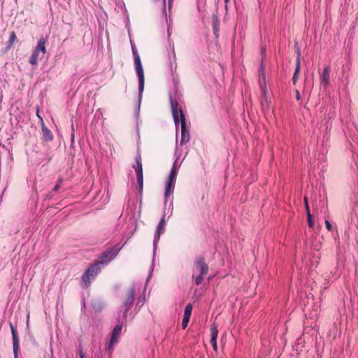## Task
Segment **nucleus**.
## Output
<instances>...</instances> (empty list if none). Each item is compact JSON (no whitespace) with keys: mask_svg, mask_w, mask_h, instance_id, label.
Here are the masks:
<instances>
[{"mask_svg":"<svg viewBox=\"0 0 358 358\" xmlns=\"http://www.w3.org/2000/svg\"><path fill=\"white\" fill-rule=\"evenodd\" d=\"M171 110L173 114V117L175 122L176 125H177L180 122L181 124V145L187 143L190 138L189 133L186 127V120L185 116L181 109H178V103L173 102V100H171Z\"/></svg>","mask_w":358,"mask_h":358,"instance_id":"f257e3e1","label":"nucleus"},{"mask_svg":"<svg viewBox=\"0 0 358 358\" xmlns=\"http://www.w3.org/2000/svg\"><path fill=\"white\" fill-rule=\"evenodd\" d=\"M194 265L192 278H194L195 284L200 285L209 271L208 265L206 264L205 258L202 256L196 258Z\"/></svg>","mask_w":358,"mask_h":358,"instance_id":"f03ea898","label":"nucleus"},{"mask_svg":"<svg viewBox=\"0 0 358 358\" xmlns=\"http://www.w3.org/2000/svg\"><path fill=\"white\" fill-rule=\"evenodd\" d=\"M136 289L134 285L127 287L122 293V302L124 308L123 316L127 317L128 311L131 308L135 299Z\"/></svg>","mask_w":358,"mask_h":358,"instance_id":"7ed1b4c3","label":"nucleus"},{"mask_svg":"<svg viewBox=\"0 0 358 358\" xmlns=\"http://www.w3.org/2000/svg\"><path fill=\"white\" fill-rule=\"evenodd\" d=\"M132 52L134 57L135 69L138 78L139 92L141 93L144 89L145 82L143 69L141 64L140 56L138 55L137 50L133 48Z\"/></svg>","mask_w":358,"mask_h":358,"instance_id":"20e7f679","label":"nucleus"},{"mask_svg":"<svg viewBox=\"0 0 358 358\" xmlns=\"http://www.w3.org/2000/svg\"><path fill=\"white\" fill-rule=\"evenodd\" d=\"M119 252V249L116 247H113L108 250L105 251L101 254L99 257V259L98 261V264H105L110 262L112 259L117 256Z\"/></svg>","mask_w":358,"mask_h":358,"instance_id":"39448f33","label":"nucleus"},{"mask_svg":"<svg viewBox=\"0 0 358 358\" xmlns=\"http://www.w3.org/2000/svg\"><path fill=\"white\" fill-rule=\"evenodd\" d=\"M122 329V325L117 324L115 327L112 331L110 342L106 346L107 350H108L110 353H112V352L113 351L114 345L118 342V338L121 334Z\"/></svg>","mask_w":358,"mask_h":358,"instance_id":"423d86ee","label":"nucleus"},{"mask_svg":"<svg viewBox=\"0 0 358 358\" xmlns=\"http://www.w3.org/2000/svg\"><path fill=\"white\" fill-rule=\"evenodd\" d=\"M98 262H96L94 264L91 266L83 275L82 280L83 282L87 285L90 284V278H94L100 271V268L99 267Z\"/></svg>","mask_w":358,"mask_h":358,"instance_id":"0eeeda50","label":"nucleus"},{"mask_svg":"<svg viewBox=\"0 0 358 358\" xmlns=\"http://www.w3.org/2000/svg\"><path fill=\"white\" fill-rule=\"evenodd\" d=\"M176 176L177 171L176 169L173 167L166 185V189L164 193L166 197L169 196L172 192V189L176 182Z\"/></svg>","mask_w":358,"mask_h":358,"instance_id":"6e6552de","label":"nucleus"},{"mask_svg":"<svg viewBox=\"0 0 358 358\" xmlns=\"http://www.w3.org/2000/svg\"><path fill=\"white\" fill-rule=\"evenodd\" d=\"M10 327L12 333V337H13V352L15 357H17V352L20 349V345H19V339L17 336V332L16 329L13 327L12 323H10Z\"/></svg>","mask_w":358,"mask_h":358,"instance_id":"1a4fd4ad","label":"nucleus"},{"mask_svg":"<svg viewBox=\"0 0 358 358\" xmlns=\"http://www.w3.org/2000/svg\"><path fill=\"white\" fill-rule=\"evenodd\" d=\"M271 103V99L268 95L267 89H263V92H261V105L263 110H268L270 108Z\"/></svg>","mask_w":358,"mask_h":358,"instance_id":"9d476101","label":"nucleus"},{"mask_svg":"<svg viewBox=\"0 0 358 358\" xmlns=\"http://www.w3.org/2000/svg\"><path fill=\"white\" fill-rule=\"evenodd\" d=\"M330 68L325 67L320 75V84L325 87L329 85L330 82Z\"/></svg>","mask_w":358,"mask_h":358,"instance_id":"9b49d317","label":"nucleus"},{"mask_svg":"<svg viewBox=\"0 0 358 358\" xmlns=\"http://www.w3.org/2000/svg\"><path fill=\"white\" fill-rule=\"evenodd\" d=\"M300 68H301V52L299 51H298L296 59V68H295V71H294V75L292 77V82H293L294 85H295L297 81L298 75L300 71Z\"/></svg>","mask_w":358,"mask_h":358,"instance_id":"f8f14e48","label":"nucleus"},{"mask_svg":"<svg viewBox=\"0 0 358 358\" xmlns=\"http://www.w3.org/2000/svg\"><path fill=\"white\" fill-rule=\"evenodd\" d=\"M166 222H165V216H163V217L161 219L160 222H159L156 231H155V240H158L160 237L161 234H162L164 231Z\"/></svg>","mask_w":358,"mask_h":358,"instance_id":"ddd939ff","label":"nucleus"},{"mask_svg":"<svg viewBox=\"0 0 358 358\" xmlns=\"http://www.w3.org/2000/svg\"><path fill=\"white\" fill-rule=\"evenodd\" d=\"M46 39L43 37H41L38 43L36 46L34 48V50L41 53L43 55H44L46 53Z\"/></svg>","mask_w":358,"mask_h":358,"instance_id":"4468645a","label":"nucleus"},{"mask_svg":"<svg viewBox=\"0 0 358 358\" xmlns=\"http://www.w3.org/2000/svg\"><path fill=\"white\" fill-rule=\"evenodd\" d=\"M41 119L42 118L41 117ZM41 121H43V120H41ZM42 135L45 141H51L53 139L52 131L45 127L43 122H42Z\"/></svg>","mask_w":358,"mask_h":358,"instance_id":"2eb2a0df","label":"nucleus"},{"mask_svg":"<svg viewBox=\"0 0 358 358\" xmlns=\"http://www.w3.org/2000/svg\"><path fill=\"white\" fill-rule=\"evenodd\" d=\"M40 55V52L34 50L29 59V64L33 66L37 65L38 59H41L43 57V55L41 56Z\"/></svg>","mask_w":358,"mask_h":358,"instance_id":"dca6fc26","label":"nucleus"},{"mask_svg":"<svg viewBox=\"0 0 358 358\" xmlns=\"http://www.w3.org/2000/svg\"><path fill=\"white\" fill-rule=\"evenodd\" d=\"M136 175V179H137V183L138 185L139 191L140 192L143 190V169H136L135 170Z\"/></svg>","mask_w":358,"mask_h":358,"instance_id":"f3484780","label":"nucleus"},{"mask_svg":"<svg viewBox=\"0 0 358 358\" xmlns=\"http://www.w3.org/2000/svg\"><path fill=\"white\" fill-rule=\"evenodd\" d=\"M135 161H136V164L134 165H133V168L134 169V170L143 169L142 159H141V154L139 152H138V154L135 158Z\"/></svg>","mask_w":358,"mask_h":358,"instance_id":"a211bd4d","label":"nucleus"},{"mask_svg":"<svg viewBox=\"0 0 358 358\" xmlns=\"http://www.w3.org/2000/svg\"><path fill=\"white\" fill-rule=\"evenodd\" d=\"M211 339L210 341H217L218 336V329L215 324H213L210 327Z\"/></svg>","mask_w":358,"mask_h":358,"instance_id":"6ab92c4d","label":"nucleus"},{"mask_svg":"<svg viewBox=\"0 0 358 358\" xmlns=\"http://www.w3.org/2000/svg\"><path fill=\"white\" fill-rule=\"evenodd\" d=\"M192 306L191 303H187L185 308L184 315L185 317H190L192 315Z\"/></svg>","mask_w":358,"mask_h":358,"instance_id":"aec40b11","label":"nucleus"},{"mask_svg":"<svg viewBox=\"0 0 358 358\" xmlns=\"http://www.w3.org/2000/svg\"><path fill=\"white\" fill-rule=\"evenodd\" d=\"M259 86H260V88H261V92H263V89H266V78H265V75L264 74H262L261 76H260V78H259Z\"/></svg>","mask_w":358,"mask_h":358,"instance_id":"412c9836","label":"nucleus"},{"mask_svg":"<svg viewBox=\"0 0 358 358\" xmlns=\"http://www.w3.org/2000/svg\"><path fill=\"white\" fill-rule=\"evenodd\" d=\"M62 182H63L62 178H59L57 180V183H56L55 186L53 187L52 192L56 193L58 191V189L61 187V186L62 185Z\"/></svg>","mask_w":358,"mask_h":358,"instance_id":"4be33fe9","label":"nucleus"},{"mask_svg":"<svg viewBox=\"0 0 358 358\" xmlns=\"http://www.w3.org/2000/svg\"><path fill=\"white\" fill-rule=\"evenodd\" d=\"M189 319H190V317L183 316V319L182 321V328L183 329H185L187 327V326L189 322Z\"/></svg>","mask_w":358,"mask_h":358,"instance_id":"5701e85b","label":"nucleus"},{"mask_svg":"<svg viewBox=\"0 0 358 358\" xmlns=\"http://www.w3.org/2000/svg\"><path fill=\"white\" fill-rule=\"evenodd\" d=\"M17 41V36L14 31H12L10 38H9V43L13 44Z\"/></svg>","mask_w":358,"mask_h":358,"instance_id":"b1692460","label":"nucleus"},{"mask_svg":"<svg viewBox=\"0 0 358 358\" xmlns=\"http://www.w3.org/2000/svg\"><path fill=\"white\" fill-rule=\"evenodd\" d=\"M307 217H308V223L309 227H313V217L310 214V212L307 213Z\"/></svg>","mask_w":358,"mask_h":358,"instance_id":"393cba45","label":"nucleus"},{"mask_svg":"<svg viewBox=\"0 0 358 358\" xmlns=\"http://www.w3.org/2000/svg\"><path fill=\"white\" fill-rule=\"evenodd\" d=\"M155 1L161 2V3L162 5L163 15L166 17V8H165V0H155Z\"/></svg>","mask_w":358,"mask_h":358,"instance_id":"a878e982","label":"nucleus"},{"mask_svg":"<svg viewBox=\"0 0 358 358\" xmlns=\"http://www.w3.org/2000/svg\"><path fill=\"white\" fill-rule=\"evenodd\" d=\"M304 203H305V207H306V213H308V212H310V208H309V206H308V199L306 197H304Z\"/></svg>","mask_w":358,"mask_h":358,"instance_id":"bb28decb","label":"nucleus"},{"mask_svg":"<svg viewBox=\"0 0 358 358\" xmlns=\"http://www.w3.org/2000/svg\"><path fill=\"white\" fill-rule=\"evenodd\" d=\"M325 226L328 231H331L332 226H331V223L329 222V221L325 220Z\"/></svg>","mask_w":358,"mask_h":358,"instance_id":"cd10ccee","label":"nucleus"},{"mask_svg":"<svg viewBox=\"0 0 358 358\" xmlns=\"http://www.w3.org/2000/svg\"><path fill=\"white\" fill-rule=\"evenodd\" d=\"M210 343L213 346V348L215 351H217V341H210Z\"/></svg>","mask_w":358,"mask_h":358,"instance_id":"c85d7f7f","label":"nucleus"},{"mask_svg":"<svg viewBox=\"0 0 358 358\" xmlns=\"http://www.w3.org/2000/svg\"><path fill=\"white\" fill-rule=\"evenodd\" d=\"M295 93H296V100H298V101L300 100L301 96H300L299 91L298 90H295Z\"/></svg>","mask_w":358,"mask_h":358,"instance_id":"c756f323","label":"nucleus"},{"mask_svg":"<svg viewBox=\"0 0 358 358\" xmlns=\"http://www.w3.org/2000/svg\"><path fill=\"white\" fill-rule=\"evenodd\" d=\"M79 355H80V358H85L84 354L83 353L81 348L79 349Z\"/></svg>","mask_w":358,"mask_h":358,"instance_id":"7c9ffc66","label":"nucleus"},{"mask_svg":"<svg viewBox=\"0 0 358 358\" xmlns=\"http://www.w3.org/2000/svg\"><path fill=\"white\" fill-rule=\"evenodd\" d=\"M171 4H172V0H169V8H171Z\"/></svg>","mask_w":358,"mask_h":358,"instance_id":"2f4dec72","label":"nucleus"},{"mask_svg":"<svg viewBox=\"0 0 358 358\" xmlns=\"http://www.w3.org/2000/svg\"><path fill=\"white\" fill-rule=\"evenodd\" d=\"M214 29H215V31L216 32L217 31L216 27H214Z\"/></svg>","mask_w":358,"mask_h":358,"instance_id":"473e14b6","label":"nucleus"},{"mask_svg":"<svg viewBox=\"0 0 358 358\" xmlns=\"http://www.w3.org/2000/svg\"><path fill=\"white\" fill-rule=\"evenodd\" d=\"M225 3H227L229 1V0H224Z\"/></svg>","mask_w":358,"mask_h":358,"instance_id":"72a5a7b5","label":"nucleus"}]
</instances>
